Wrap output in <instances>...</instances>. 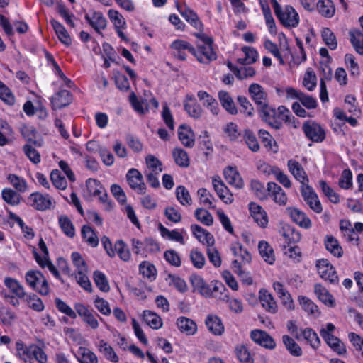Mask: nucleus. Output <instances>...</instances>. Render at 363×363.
I'll return each mask as SVG.
<instances>
[{"label":"nucleus","instance_id":"nucleus-1","mask_svg":"<svg viewBox=\"0 0 363 363\" xmlns=\"http://www.w3.org/2000/svg\"><path fill=\"white\" fill-rule=\"evenodd\" d=\"M198 38L196 43V48L192 55L202 64L208 65L217 59V55L213 48V40L203 32L194 33Z\"/></svg>","mask_w":363,"mask_h":363},{"label":"nucleus","instance_id":"nucleus-2","mask_svg":"<svg viewBox=\"0 0 363 363\" xmlns=\"http://www.w3.org/2000/svg\"><path fill=\"white\" fill-rule=\"evenodd\" d=\"M274 13L281 24L286 28H296L299 24L298 13L291 6H282L277 0H274Z\"/></svg>","mask_w":363,"mask_h":363},{"label":"nucleus","instance_id":"nucleus-3","mask_svg":"<svg viewBox=\"0 0 363 363\" xmlns=\"http://www.w3.org/2000/svg\"><path fill=\"white\" fill-rule=\"evenodd\" d=\"M27 284L33 290L43 296L49 294L50 288L44 275L38 270H30L25 276Z\"/></svg>","mask_w":363,"mask_h":363},{"label":"nucleus","instance_id":"nucleus-4","mask_svg":"<svg viewBox=\"0 0 363 363\" xmlns=\"http://www.w3.org/2000/svg\"><path fill=\"white\" fill-rule=\"evenodd\" d=\"M335 327L333 323H328L326 328L320 330V334L327 345L337 354L342 355L347 350L344 343L337 337L333 335Z\"/></svg>","mask_w":363,"mask_h":363},{"label":"nucleus","instance_id":"nucleus-5","mask_svg":"<svg viewBox=\"0 0 363 363\" xmlns=\"http://www.w3.org/2000/svg\"><path fill=\"white\" fill-rule=\"evenodd\" d=\"M302 130L306 138L313 143H321L326 137L325 129L315 121H306L303 123Z\"/></svg>","mask_w":363,"mask_h":363},{"label":"nucleus","instance_id":"nucleus-6","mask_svg":"<svg viewBox=\"0 0 363 363\" xmlns=\"http://www.w3.org/2000/svg\"><path fill=\"white\" fill-rule=\"evenodd\" d=\"M278 233L289 247V250H296V244L301 240V233L294 226L287 223H280Z\"/></svg>","mask_w":363,"mask_h":363},{"label":"nucleus","instance_id":"nucleus-7","mask_svg":"<svg viewBox=\"0 0 363 363\" xmlns=\"http://www.w3.org/2000/svg\"><path fill=\"white\" fill-rule=\"evenodd\" d=\"M300 191L304 201L308 205L311 210L317 213H320L323 211V207L318 194L309 184L301 186Z\"/></svg>","mask_w":363,"mask_h":363},{"label":"nucleus","instance_id":"nucleus-8","mask_svg":"<svg viewBox=\"0 0 363 363\" xmlns=\"http://www.w3.org/2000/svg\"><path fill=\"white\" fill-rule=\"evenodd\" d=\"M126 179L129 186L138 194H144L146 191V184L142 174L135 168L130 169L126 174Z\"/></svg>","mask_w":363,"mask_h":363},{"label":"nucleus","instance_id":"nucleus-9","mask_svg":"<svg viewBox=\"0 0 363 363\" xmlns=\"http://www.w3.org/2000/svg\"><path fill=\"white\" fill-rule=\"evenodd\" d=\"M316 267L320 277L330 284L338 283V277L334 267L330 264L328 259H322L317 261Z\"/></svg>","mask_w":363,"mask_h":363},{"label":"nucleus","instance_id":"nucleus-10","mask_svg":"<svg viewBox=\"0 0 363 363\" xmlns=\"http://www.w3.org/2000/svg\"><path fill=\"white\" fill-rule=\"evenodd\" d=\"M177 9L191 26L199 32H202L203 25L194 11L186 5L181 6L178 3H177Z\"/></svg>","mask_w":363,"mask_h":363},{"label":"nucleus","instance_id":"nucleus-11","mask_svg":"<svg viewBox=\"0 0 363 363\" xmlns=\"http://www.w3.org/2000/svg\"><path fill=\"white\" fill-rule=\"evenodd\" d=\"M288 98L298 99L299 101L308 109L315 108L318 106L317 101L311 96L305 94L303 91L288 87L286 89Z\"/></svg>","mask_w":363,"mask_h":363},{"label":"nucleus","instance_id":"nucleus-12","mask_svg":"<svg viewBox=\"0 0 363 363\" xmlns=\"http://www.w3.org/2000/svg\"><path fill=\"white\" fill-rule=\"evenodd\" d=\"M74 308L78 315L82 318L83 321L92 329H96L99 327L96 317H99V315L96 312L82 303L76 304Z\"/></svg>","mask_w":363,"mask_h":363},{"label":"nucleus","instance_id":"nucleus-13","mask_svg":"<svg viewBox=\"0 0 363 363\" xmlns=\"http://www.w3.org/2000/svg\"><path fill=\"white\" fill-rule=\"evenodd\" d=\"M170 48L172 50L173 56L181 61L186 60V51L191 54L194 52V47L183 40H175L172 43Z\"/></svg>","mask_w":363,"mask_h":363},{"label":"nucleus","instance_id":"nucleus-14","mask_svg":"<svg viewBox=\"0 0 363 363\" xmlns=\"http://www.w3.org/2000/svg\"><path fill=\"white\" fill-rule=\"evenodd\" d=\"M84 18L98 33H101V30L106 28L107 20L100 11L91 10L85 14Z\"/></svg>","mask_w":363,"mask_h":363},{"label":"nucleus","instance_id":"nucleus-15","mask_svg":"<svg viewBox=\"0 0 363 363\" xmlns=\"http://www.w3.org/2000/svg\"><path fill=\"white\" fill-rule=\"evenodd\" d=\"M287 167L290 173L301 183V186L309 184V179L307 174L298 161L293 159L288 160Z\"/></svg>","mask_w":363,"mask_h":363},{"label":"nucleus","instance_id":"nucleus-16","mask_svg":"<svg viewBox=\"0 0 363 363\" xmlns=\"http://www.w3.org/2000/svg\"><path fill=\"white\" fill-rule=\"evenodd\" d=\"M28 200L32 207L41 211L50 209L52 203L48 195H43L39 192L32 193Z\"/></svg>","mask_w":363,"mask_h":363},{"label":"nucleus","instance_id":"nucleus-17","mask_svg":"<svg viewBox=\"0 0 363 363\" xmlns=\"http://www.w3.org/2000/svg\"><path fill=\"white\" fill-rule=\"evenodd\" d=\"M212 184L217 195L225 203L230 204L233 202L234 199L233 194L230 192L219 176L213 177Z\"/></svg>","mask_w":363,"mask_h":363},{"label":"nucleus","instance_id":"nucleus-18","mask_svg":"<svg viewBox=\"0 0 363 363\" xmlns=\"http://www.w3.org/2000/svg\"><path fill=\"white\" fill-rule=\"evenodd\" d=\"M72 96L69 91L62 89L56 92L50 99L52 108L54 110L60 109L71 104Z\"/></svg>","mask_w":363,"mask_h":363},{"label":"nucleus","instance_id":"nucleus-19","mask_svg":"<svg viewBox=\"0 0 363 363\" xmlns=\"http://www.w3.org/2000/svg\"><path fill=\"white\" fill-rule=\"evenodd\" d=\"M190 281L194 291H197L202 296L206 297H211L212 296L211 286L204 281L201 276L191 274Z\"/></svg>","mask_w":363,"mask_h":363},{"label":"nucleus","instance_id":"nucleus-20","mask_svg":"<svg viewBox=\"0 0 363 363\" xmlns=\"http://www.w3.org/2000/svg\"><path fill=\"white\" fill-rule=\"evenodd\" d=\"M191 230L194 235L201 243L210 247L214 243L213 236L206 230L201 228L200 225L193 224L191 225Z\"/></svg>","mask_w":363,"mask_h":363},{"label":"nucleus","instance_id":"nucleus-21","mask_svg":"<svg viewBox=\"0 0 363 363\" xmlns=\"http://www.w3.org/2000/svg\"><path fill=\"white\" fill-rule=\"evenodd\" d=\"M249 210L255 222H256L259 226L264 228L268 223V220L267 213L262 208L255 203L251 202L249 204Z\"/></svg>","mask_w":363,"mask_h":363},{"label":"nucleus","instance_id":"nucleus-22","mask_svg":"<svg viewBox=\"0 0 363 363\" xmlns=\"http://www.w3.org/2000/svg\"><path fill=\"white\" fill-rule=\"evenodd\" d=\"M287 211L292 220L301 228L306 229L311 226V221L305 213L296 208H288Z\"/></svg>","mask_w":363,"mask_h":363},{"label":"nucleus","instance_id":"nucleus-23","mask_svg":"<svg viewBox=\"0 0 363 363\" xmlns=\"http://www.w3.org/2000/svg\"><path fill=\"white\" fill-rule=\"evenodd\" d=\"M250 337L260 346L272 349V338L266 332L261 330H254L250 333Z\"/></svg>","mask_w":363,"mask_h":363},{"label":"nucleus","instance_id":"nucleus-24","mask_svg":"<svg viewBox=\"0 0 363 363\" xmlns=\"http://www.w3.org/2000/svg\"><path fill=\"white\" fill-rule=\"evenodd\" d=\"M218 99L222 107L230 115H236L238 109L230 94L224 90L218 92Z\"/></svg>","mask_w":363,"mask_h":363},{"label":"nucleus","instance_id":"nucleus-25","mask_svg":"<svg viewBox=\"0 0 363 363\" xmlns=\"http://www.w3.org/2000/svg\"><path fill=\"white\" fill-rule=\"evenodd\" d=\"M179 139L186 147L191 148L195 143L194 134L191 128L185 125H181L178 129Z\"/></svg>","mask_w":363,"mask_h":363},{"label":"nucleus","instance_id":"nucleus-26","mask_svg":"<svg viewBox=\"0 0 363 363\" xmlns=\"http://www.w3.org/2000/svg\"><path fill=\"white\" fill-rule=\"evenodd\" d=\"M1 198L3 201L11 206L19 205L22 200L20 192L11 188L6 187L1 191Z\"/></svg>","mask_w":363,"mask_h":363},{"label":"nucleus","instance_id":"nucleus-27","mask_svg":"<svg viewBox=\"0 0 363 363\" xmlns=\"http://www.w3.org/2000/svg\"><path fill=\"white\" fill-rule=\"evenodd\" d=\"M223 174L227 182L236 187L241 189L243 186V181L238 171L232 167H228L223 170Z\"/></svg>","mask_w":363,"mask_h":363},{"label":"nucleus","instance_id":"nucleus-28","mask_svg":"<svg viewBox=\"0 0 363 363\" xmlns=\"http://www.w3.org/2000/svg\"><path fill=\"white\" fill-rule=\"evenodd\" d=\"M274 57H277L279 63L284 64V58H289L291 55V51L286 38L283 35L282 38H280V47L278 48L277 45H274Z\"/></svg>","mask_w":363,"mask_h":363},{"label":"nucleus","instance_id":"nucleus-29","mask_svg":"<svg viewBox=\"0 0 363 363\" xmlns=\"http://www.w3.org/2000/svg\"><path fill=\"white\" fill-rule=\"evenodd\" d=\"M274 290H275L280 298L283 306L288 310L294 308V302L291 294L285 289L279 282L274 283Z\"/></svg>","mask_w":363,"mask_h":363},{"label":"nucleus","instance_id":"nucleus-30","mask_svg":"<svg viewBox=\"0 0 363 363\" xmlns=\"http://www.w3.org/2000/svg\"><path fill=\"white\" fill-rule=\"evenodd\" d=\"M96 346L98 348V350L104 354V357L107 360L114 363L119 361L118 356L115 352L113 347L104 340H99Z\"/></svg>","mask_w":363,"mask_h":363},{"label":"nucleus","instance_id":"nucleus-31","mask_svg":"<svg viewBox=\"0 0 363 363\" xmlns=\"http://www.w3.org/2000/svg\"><path fill=\"white\" fill-rule=\"evenodd\" d=\"M208 330L216 335H221L224 331V326L221 320L215 315H208L205 320Z\"/></svg>","mask_w":363,"mask_h":363},{"label":"nucleus","instance_id":"nucleus-32","mask_svg":"<svg viewBox=\"0 0 363 363\" xmlns=\"http://www.w3.org/2000/svg\"><path fill=\"white\" fill-rule=\"evenodd\" d=\"M177 325L181 332L188 335L195 334L197 330L195 322L186 317H179L177 320Z\"/></svg>","mask_w":363,"mask_h":363},{"label":"nucleus","instance_id":"nucleus-33","mask_svg":"<svg viewBox=\"0 0 363 363\" xmlns=\"http://www.w3.org/2000/svg\"><path fill=\"white\" fill-rule=\"evenodd\" d=\"M249 93L257 106L267 102V94L263 88L258 84H252L249 87Z\"/></svg>","mask_w":363,"mask_h":363},{"label":"nucleus","instance_id":"nucleus-34","mask_svg":"<svg viewBox=\"0 0 363 363\" xmlns=\"http://www.w3.org/2000/svg\"><path fill=\"white\" fill-rule=\"evenodd\" d=\"M350 43L355 51L363 55V33L358 29L353 28L349 32Z\"/></svg>","mask_w":363,"mask_h":363},{"label":"nucleus","instance_id":"nucleus-35","mask_svg":"<svg viewBox=\"0 0 363 363\" xmlns=\"http://www.w3.org/2000/svg\"><path fill=\"white\" fill-rule=\"evenodd\" d=\"M6 179L13 186V189L16 190L18 192L24 193L28 190V184L24 178L15 174H9Z\"/></svg>","mask_w":363,"mask_h":363},{"label":"nucleus","instance_id":"nucleus-36","mask_svg":"<svg viewBox=\"0 0 363 363\" xmlns=\"http://www.w3.org/2000/svg\"><path fill=\"white\" fill-rule=\"evenodd\" d=\"M303 338L311 347L317 350L320 345V340L318 334L310 328H306L303 330H301V339Z\"/></svg>","mask_w":363,"mask_h":363},{"label":"nucleus","instance_id":"nucleus-37","mask_svg":"<svg viewBox=\"0 0 363 363\" xmlns=\"http://www.w3.org/2000/svg\"><path fill=\"white\" fill-rule=\"evenodd\" d=\"M139 272L150 281H153L157 278V272L155 265L147 261H143L140 264Z\"/></svg>","mask_w":363,"mask_h":363},{"label":"nucleus","instance_id":"nucleus-38","mask_svg":"<svg viewBox=\"0 0 363 363\" xmlns=\"http://www.w3.org/2000/svg\"><path fill=\"white\" fill-rule=\"evenodd\" d=\"M172 157L176 164L180 167L186 168L190 164L188 153L181 147H177L172 150Z\"/></svg>","mask_w":363,"mask_h":363},{"label":"nucleus","instance_id":"nucleus-39","mask_svg":"<svg viewBox=\"0 0 363 363\" xmlns=\"http://www.w3.org/2000/svg\"><path fill=\"white\" fill-rule=\"evenodd\" d=\"M315 294L320 301L325 305L333 307L335 306V301L328 291L320 284H316L314 286Z\"/></svg>","mask_w":363,"mask_h":363},{"label":"nucleus","instance_id":"nucleus-40","mask_svg":"<svg viewBox=\"0 0 363 363\" xmlns=\"http://www.w3.org/2000/svg\"><path fill=\"white\" fill-rule=\"evenodd\" d=\"M318 12L325 18L334 16L335 8L331 0H319L316 4Z\"/></svg>","mask_w":363,"mask_h":363},{"label":"nucleus","instance_id":"nucleus-41","mask_svg":"<svg viewBox=\"0 0 363 363\" xmlns=\"http://www.w3.org/2000/svg\"><path fill=\"white\" fill-rule=\"evenodd\" d=\"M5 286L19 298H23L26 296L23 286L15 279L6 277L4 279Z\"/></svg>","mask_w":363,"mask_h":363},{"label":"nucleus","instance_id":"nucleus-42","mask_svg":"<svg viewBox=\"0 0 363 363\" xmlns=\"http://www.w3.org/2000/svg\"><path fill=\"white\" fill-rule=\"evenodd\" d=\"M50 23L59 40L65 45H70L71 38L65 27L60 22L54 19L51 20Z\"/></svg>","mask_w":363,"mask_h":363},{"label":"nucleus","instance_id":"nucleus-43","mask_svg":"<svg viewBox=\"0 0 363 363\" xmlns=\"http://www.w3.org/2000/svg\"><path fill=\"white\" fill-rule=\"evenodd\" d=\"M143 319L145 322L152 329H159L162 326V318L151 311H144Z\"/></svg>","mask_w":363,"mask_h":363},{"label":"nucleus","instance_id":"nucleus-44","mask_svg":"<svg viewBox=\"0 0 363 363\" xmlns=\"http://www.w3.org/2000/svg\"><path fill=\"white\" fill-rule=\"evenodd\" d=\"M159 230L161 235L169 240L184 243V238L182 233L177 230H169L162 224L159 225Z\"/></svg>","mask_w":363,"mask_h":363},{"label":"nucleus","instance_id":"nucleus-45","mask_svg":"<svg viewBox=\"0 0 363 363\" xmlns=\"http://www.w3.org/2000/svg\"><path fill=\"white\" fill-rule=\"evenodd\" d=\"M82 238L91 247H96L99 244V239L94 230L89 225H84L81 230Z\"/></svg>","mask_w":363,"mask_h":363},{"label":"nucleus","instance_id":"nucleus-46","mask_svg":"<svg viewBox=\"0 0 363 363\" xmlns=\"http://www.w3.org/2000/svg\"><path fill=\"white\" fill-rule=\"evenodd\" d=\"M236 259L232 262L233 267L240 272L242 264L249 263L251 255L249 251H233Z\"/></svg>","mask_w":363,"mask_h":363},{"label":"nucleus","instance_id":"nucleus-47","mask_svg":"<svg viewBox=\"0 0 363 363\" xmlns=\"http://www.w3.org/2000/svg\"><path fill=\"white\" fill-rule=\"evenodd\" d=\"M58 222L62 232L68 237L72 238L75 235V230L71 220L65 215L58 218Z\"/></svg>","mask_w":363,"mask_h":363},{"label":"nucleus","instance_id":"nucleus-48","mask_svg":"<svg viewBox=\"0 0 363 363\" xmlns=\"http://www.w3.org/2000/svg\"><path fill=\"white\" fill-rule=\"evenodd\" d=\"M283 343L286 348L289 351L291 355L299 357L302 354V350L301 347L294 340L293 338L287 335L282 337Z\"/></svg>","mask_w":363,"mask_h":363},{"label":"nucleus","instance_id":"nucleus-49","mask_svg":"<svg viewBox=\"0 0 363 363\" xmlns=\"http://www.w3.org/2000/svg\"><path fill=\"white\" fill-rule=\"evenodd\" d=\"M242 51L245 54V57L238 58V62L241 65H250L254 63L258 58V53L256 50L250 47H244Z\"/></svg>","mask_w":363,"mask_h":363},{"label":"nucleus","instance_id":"nucleus-50","mask_svg":"<svg viewBox=\"0 0 363 363\" xmlns=\"http://www.w3.org/2000/svg\"><path fill=\"white\" fill-rule=\"evenodd\" d=\"M271 184L270 182L267 183V190H266L259 182L253 180L251 182V189L257 198L262 200L267 197L268 192L270 191Z\"/></svg>","mask_w":363,"mask_h":363},{"label":"nucleus","instance_id":"nucleus-51","mask_svg":"<svg viewBox=\"0 0 363 363\" xmlns=\"http://www.w3.org/2000/svg\"><path fill=\"white\" fill-rule=\"evenodd\" d=\"M323 40L332 50H335L337 46V38L334 33L328 28H324L321 32Z\"/></svg>","mask_w":363,"mask_h":363},{"label":"nucleus","instance_id":"nucleus-52","mask_svg":"<svg viewBox=\"0 0 363 363\" xmlns=\"http://www.w3.org/2000/svg\"><path fill=\"white\" fill-rule=\"evenodd\" d=\"M79 354L81 355V358H78L80 363H98L97 356L89 348L80 347Z\"/></svg>","mask_w":363,"mask_h":363},{"label":"nucleus","instance_id":"nucleus-53","mask_svg":"<svg viewBox=\"0 0 363 363\" xmlns=\"http://www.w3.org/2000/svg\"><path fill=\"white\" fill-rule=\"evenodd\" d=\"M319 187L324 195L333 203H337L340 201L339 195L327 184L324 180L319 181Z\"/></svg>","mask_w":363,"mask_h":363},{"label":"nucleus","instance_id":"nucleus-54","mask_svg":"<svg viewBox=\"0 0 363 363\" xmlns=\"http://www.w3.org/2000/svg\"><path fill=\"white\" fill-rule=\"evenodd\" d=\"M25 301L33 310L40 312L44 310V304L42 300L35 294H26Z\"/></svg>","mask_w":363,"mask_h":363},{"label":"nucleus","instance_id":"nucleus-55","mask_svg":"<svg viewBox=\"0 0 363 363\" xmlns=\"http://www.w3.org/2000/svg\"><path fill=\"white\" fill-rule=\"evenodd\" d=\"M16 348L19 357L24 362L32 359L33 345L29 347L25 346L24 343L19 340L16 344Z\"/></svg>","mask_w":363,"mask_h":363},{"label":"nucleus","instance_id":"nucleus-56","mask_svg":"<svg viewBox=\"0 0 363 363\" xmlns=\"http://www.w3.org/2000/svg\"><path fill=\"white\" fill-rule=\"evenodd\" d=\"M176 196L179 203L183 205H191L192 200L187 189L184 186H179L175 191Z\"/></svg>","mask_w":363,"mask_h":363},{"label":"nucleus","instance_id":"nucleus-57","mask_svg":"<svg viewBox=\"0 0 363 363\" xmlns=\"http://www.w3.org/2000/svg\"><path fill=\"white\" fill-rule=\"evenodd\" d=\"M93 276L96 285L101 291L107 292L109 291V284L104 273L100 271H95Z\"/></svg>","mask_w":363,"mask_h":363},{"label":"nucleus","instance_id":"nucleus-58","mask_svg":"<svg viewBox=\"0 0 363 363\" xmlns=\"http://www.w3.org/2000/svg\"><path fill=\"white\" fill-rule=\"evenodd\" d=\"M0 99L8 105H13L15 96L11 89L0 80Z\"/></svg>","mask_w":363,"mask_h":363},{"label":"nucleus","instance_id":"nucleus-59","mask_svg":"<svg viewBox=\"0 0 363 363\" xmlns=\"http://www.w3.org/2000/svg\"><path fill=\"white\" fill-rule=\"evenodd\" d=\"M299 303L302 308L310 315L319 314L318 306L309 298L306 296L298 298Z\"/></svg>","mask_w":363,"mask_h":363},{"label":"nucleus","instance_id":"nucleus-60","mask_svg":"<svg viewBox=\"0 0 363 363\" xmlns=\"http://www.w3.org/2000/svg\"><path fill=\"white\" fill-rule=\"evenodd\" d=\"M246 145L253 152H257L259 150V145L255 135L248 129H246L243 135Z\"/></svg>","mask_w":363,"mask_h":363},{"label":"nucleus","instance_id":"nucleus-61","mask_svg":"<svg viewBox=\"0 0 363 363\" xmlns=\"http://www.w3.org/2000/svg\"><path fill=\"white\" fill-rule=\"evenodd\" d=\"M108 16L111 21L113 23L116 28H125L126 22L123 16L117 11L110 9L108 12Z\"/></svg>","mask_w":363,"mask_h":363},{"label":"nucleus","instance_id":"nucleus-62","mask_svg":"<svg viewBox=\"0 0 363 363\" xmlns=\"http://www.w3.org/2000/svg\"><path fill=\"white\" fill-rule=\"evenodd\" d=\"M86 186L89 194L94 196H99L104 191V188L101 183L94 179H88L86 182Z\"/></svg>","mask_w":363,"mask_h":363},{"label":"nucleus","instance_id":"nucleus-63","mask_svg":"<svg viewBox=\"0 0 363 363\" xmlns=\"http://www.w3.org/2000/svg\"><path fill=\"white\" fill-rule=\"evenodd\" d=\"M223 131L230 141L237 140L241 135L238 125L233 122L228 123L223 128Z\"/></svg>","mask_w":363,"mask_h":363},{"label":"nucleus","instance_id":"nucleus-64","mask_svg":"<svg viewBox=\"0 0 363 363\" xmlns=\"http://www.w3.org/2000/svg\"><path fill=\"white\" fill-rule=\"evenodd\" d=\"M235 352L238 359L242 363H253V359L250 355V352L244 345L237 346Z\"/></svg>","mask_w":363,"mask_h":363}]
</instances>
